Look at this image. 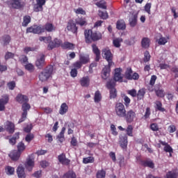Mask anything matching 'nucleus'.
<instances>
[{
	"label": "nucleus",
	"mask_w": 178,
	"mask_h": 178,
	"mask_svg": "<svg viewBox=\"0 0 178 178\" xmlns=\"http://www.w3.org/2000/svg\"><path fill=\"white\" fill-rule=\"evenodd\" d=\"M31 130H33V124L26 125V127L24 129L25 133H30Z\"/></svg>",
	"instance_id": "obj_63"
},
{
	"label": "nucleus",
	"mask_w": 178,
	"mask_h": 178,
	"mask_svg": "<svg viewBox=\"0 0 178 178\" xmlns=\"http://www.w3.org/2000/svg\"><path fill=\"white\" fill-rule=\"evenodd\" d=\"M11 6L14 9H23L26 3L22 0H12Z\"/></svg>",
	"instance_id": "obj_14"
},
{
	"label": "nucleus",
	"mask_w": 178,
	"mask_h": 178,
	"mask_svg": "<svg viewBox=\"0 0 178 178\" xmlns=\"http://www.w3.org/2000/svg\"><path fill=\"white\" fill-rule=\"evenodd\" d=\"M166 178H177V173L175 171H169L166 174Z\"/></svg>",
	"instance_id": "obj_52"
},
{
	"label": "nucleus",
	"mask_w": 178,
	"mask_h": 178,
	"mask_svg": "<svg viewBox=\"0 0 178 178\" xmlns=\"http://www.w3.org/2000/svg\"><path fill=\"white\" fill-rule=\"evenodd\" d=\"M85 42L86 44H92L95 41H99L102 39V33L98 31H92V29H86L84 31Z\"/></svg>",
	"instance_id": "obj_2"
},
{
	"label": "nucleus",
	"mask_w": 178,
	"mask_h": 178,
	"mask_svg": "<svg viewBox=\"0 0 178 178\" xmlns=\"http://www.w3.org/2000/svg\"><path fill=\"white\" fill-rule=\"evenodd\" d=\"M136 116L137 114H136V111L133 109H130L125 112V115H124L123 118L125 119L127 123H133Z\"/></svg>",
	"instance_id": "obj_7"
},
{
	"label": "nucleus",
	"mask_w": 178,
	"mask_h": 178,
	"mask_svg": "<svg viewBox=\"0 0 178 178\" xmlns=\"http://www.w3.org/2000/svg\"><path fill=\"white\" fill-rule=\"evenodd\" d=\"M156 109L160 112H165L166 109L162 107V102L161 101H156Z\"/></svg>",
	"instance_id": "obj_42"
},
{
	"label": "nucleus",
	"mask_w": 178,
	"mask_h": 178,
	"mask_svg": "<svg viewBox=\"0 0 178 178\" xmlns=\"http://www.w3.org/2000/svg\"><path fill=\"white\" fill-rule=\"evenodd\" d=\"M115 112L118 118H124L127 112L124 104L120 102L117 103L115 106Z\"/></svg>",
	"instance_id": "obj_5"
},
{
	"label": "nucleus",
	"mask_w": 178,
	"mask_h": 178,
	"mask_svg": "<svg viewBox=\"0 0 178 178\" xmlns=\"http://www.w3.org/2000/svg\"><path fill=\"white\" fill-rule=\"evenodd\" d=\"M65 178H76V172L73 170H69L67 173L64 175Z\"/></svg>",
	"instance_id": "obj_43"
},
{
	"label": "nucleus",
	"mask_w": 178,
	"mask_h": 178,
	"mask_svg": "<svg viewBox=\"0 0 178 178\" xmlns=\"http://www.w3.org/2000/svg\"><path fill=\"white\" fill-rule=\"evenodd\" d=\"M151 42V40L149 38H143L141 40V47L145 49L149 48V44Z\"/></svg>",
	"instance_id": "obj_29"
},
{
	"label": "nucleus",
	"mask_w": 178,
	"mask_h": 178,
	"mask_svg": "<svg viewBox=\"0 0 178 178\" xmlns=\"http://www.w3.org/2000/svg\"><path fill=\"white\" fill-rule=\"evenodd\" d=\"M6 173L8 175V176H13L15 175V168L8 165L5 168Z\"/></svg>",
	"instance_id": "obj_40"
},
{
	"label": "nucleus",
	"mask_w": 178,
	"mask_h": 178,
	"mask_svg": "<svg viewBox=\"0 0 178 178\" xmlns=\"http://www.w3.org/2000/svg\"><path fill=\"white\" fill-rule=\"evenodd\" d=\"M76 24H78L81 27H83V26H87V19H86L85 17H78L75 19Z\"/></svg>",
	"instance_id": "obj_28"
},
{
	"label": "nucleus",
	"mask_w": 178,
	"mask_h": 178,
	"mask_svg": "<svg viewBox=\"0 0 178 178\" xmlns=\"http://www.w3.org/2000/svg\"><path fill=\"white\" fill-rule=\"evenodd\" d=\"M59 47H62V40L60 39L55 38L54 41L49 43L47 49L49 51H52L54 48H59Z\"/></svg>",
	"instance_id": "obj_12"
},
{
	"label": "nucleus",
	"mask_w": 178,
	"mask_h": 178,
	"mask_svg": "<svg viewBox=\"0 0 178 178\" xmlns=\"http://www.w3.org/2000/svg\"><path fill=\"white\" fill-rule=\"evenodd\" d=\"M140 165L143 168H149L150 169L155 168V163L152 160H142L140 161Z\"/></svg>",
	"instance_id": "obj_19"
},
{
	"label": "nucleus",
	"mask_w": 178,
	"mask_h": 178,
	"mask_svg": "<svg viewBox=\"0 0 178 178\" xmlns=\"http://www.w3.org/2000/svg\"><path fill=\"white\" fill-rule=\"evenodd\" d=\"M61 48L67 51H73L76 48V45L70 42H64L61 44Z\"/></svg>",
	"instance_id": "obj_21"
},
{
	"label": "nucleus",
	"mask_w": 178,
	"mask_h": 178,
	"mask_svg": "<svg viewBox=\"0 0 178 178\" xmlns=\"http://www.w3.org/2000/svg\"><path fill=\"white\" fill-rule=\"evenodd\" d=\"M9 102V96L4 95L0 99V112L5 111V106Z\"/></svg>",
	"instance_id": "obj_20"
},
{
	"label": "nucleus",
	"mask_w": 178,
	"mask_h": 178,
	"mask_svg": "<svg viewBox=\"0 0 178 178\" xmlns=\"http://www.w3.org/2000/svg\"><path fill=\"white\" fill-rule=\"evenodd\" d=\"M102 56L108 61L109 66L113 65V54H112L109 49L105 48L102 49Z\"/></svg>",
	"instance_id": "obj_6"
},
{
	"label": "nucleus",
	"mask_w": 178,
	"mask_h": 178,
	"mask_svg": "<svg viewBox=\"0 0 178 178\" xmlns=\"http://www.w3.org/2000/svg\"><path fill=\"white\" fill-rule=\"evenodd\" d=\"M17 175L18 178H26L27 175H26V171L22 165H19L17 168Z\"/></svg>",
	"instance_id": "obj_23"
},
{
	"label": "nucleus",
	"mask_w": 178,
	"mask_h": 178,
	"mask_svg": "<svg viewBox=\"0 0 178 178\" xmlns=\"http://www.w3.org/2000/svg\"><path fill=\"white\" fill-rule=\"evenodd\" d=\"M24 67L26 70H28V72H34V65L31 63H28L25 65Z\"/></svg>",
	"instance_id": "obj_56"
},
{
	"label": "nucleus",
	"mask_w": 178,
	"mask_h": 178,
	"mask_svg": "<svg viewBox=\"0 0 178 178\" xmlns=\"http://www.w3.org/2000/svg\"><path fill=\"white\" fill-rule=\"evenodd\" d=\"M79 83L82 87H88V86H90V77L88 76L82 77Z\"/></svg>",
	"instance_id": "obj_30"
},
{
	"label": "nucleus",
	"mask_w": 178,
	"mask_h": 178,
	"mask_svg": "<svg viewBox=\"0 0 178 178\" xmlns=\"http://www.w3.org/2000/svg\"><path fill=\"white\" fill-rule=\"evenodd\" d=\"M133 126L128 125V127L125 129L127 135L125 134L120 136L119 144L122 149H127V145L129 144V141L127 140V136H129V137H133Z\"/></svg>",
	"instance_id": "obj_3"
},
{
	"label": "nucleus",
	"mask_w": 178,
	"mask_h": 178,
	"mask_svg": "<svg viewBox=\"0 0 178 178\" xmlns=\"http://www.w3.org/2000/svg\"><path fill=\"white\" fill-rule=\"evenodd\" d=\"M31 22V17L30 15H25L23 18L22 26L27 27L29 24Z\"/></svg>",
	"instance_id": "obj_39"
},
{
	"label": "nucleus",
	"mask_w": 178,
	"mask_h": 178,
	"mask_svg": "<svg viewBox=\"0 0 178 178\" xmlns=\"http://www.w3.org/2000/svg\"><path fill=\"white\" fill-rule=\"evenodd\" d=\"M94 157L88 156L83 159V163L87 165V163H94Z\"/></svg>",
	"instance_id": "obj_44"
},
{
	"label": "nucleus",
	"mask_w": 178,
	"mask_h": 178,
	"mask_svg": "<svg viewBox=\"0 0 178 178\" xmlns=\"http://www.w3.org/2000/svg\"><path fill=\"white\" fill-rule=\"evenodd\" d=\"M99 16L101 19H103V20H106L108 17V13L104 11H99Z\"/></svg>",
	"instance_id": "obj_54"
},
{
	"label": "nucleus",
	"mask_w": 178,
	"mask_h": 178,
	"mask_svg": "<svg viewBox=\"0 0 178 178\" xmlns=\"http://www.w3.org/2000/svg\"><path fill=\"white\" fill-rule=\"evenodd\" d=\"M25 168L26 170L31 172L33 170V168H34V160L30 158L27 159L26 162L25 163Z\"/></svg>",
	"instance_id": "obj_25"
},
{
	"label": "nucleus",
	"mask_w": 178,
	"mask_h": 178,
	"mask_svg": "<svg viewBox=\"0 0 178 178\" xmlns=\"http://www.w3.org/2000/svg\"><path fill=\"white\" fill-rule=\"evenodd\" d=\"M92 49L93 54H95L96 56L95 57L96 62H99V59H101V51H99V49L95 44H92Z\"/></svg>",
	"instance_id": "obj_18"
},
{
	"label": "nucleus",
	"mask_w": 178,
	"mask_h": 178,
	"mask_svg": "<svg viewBox=\"0 0 178 178\" xmlns=\"http://www.w3.org/2000/svg\"><path fill=\"white\" fill-rule=\"evenodd\" d=\"M1 40L3 42V45L6 46L9 45L10 43V41H12V38H10V35H4L1 38Z\"/></svg>",
	"instance_id": "obj_33"
},
{
	"label": "nucleus",
	"mask_w": 178,
	"mask_h": 178,
	"mask_svg": "<svg viewBox=\"0 0 178 178\" xmlns=\"http://www.w3.org/2000/svg\"><path fill=\"white\" fill-rule=\"evenodd\" d=\"M159 143H161V145H164V151L165 152H173V148L170 147V145H168V143L162 140H159Z\"/></svg>",
	"instance_id": "obj_32"
},
{
	"label": "nucleus",
	"mask_w": 178,
	"mask_h": 178,
	"mask_svg": "<svg viewBox=\"0 0 178 178\" xmlns=\"http://www.w3.org/2000/svg\"><path fill=\"white\" fill-rule=\"evenodd\" d=\"M69 111V106L66 103H63L60 107L59 113L60 115H65Z\"/></svg>",
	"instance_id": "obj_35"
},
{
	"label": "nucleus",
	"mask_w": 178,
	"mask_h": 178,
	"mask_svg": "<svg viewBox=\"0 0 178 178\" xmlns=\"http://www.w3.org/2000/svg\"><path fill=\"white\" fill-rule=\"evenodd\" d=\"M129 24L131 27H136L137 25V15H134L129 18Z\"/></svg>",
	"instance_id": "obj_41"
},
{
	"label": "nucleus",
	"mask_w": 178,
	"mask_h": 178,
	"mask_svg": "<svg viewBox=\"0 0 178 178\" xmlns=\"http://www.w3.org/2000/svg\"><path fill=\"white\" fill-rule=\"evenodd\" d=\"M129 95H131L133 98H136L137 97V90L136 89H131L127 91Z\"/></svg>",
	"instance_id": "obj_55"
},
{
	"label": "nucleus",
	"mask_w": 178,
	"mask_h": 178,
	"mask_svg": "<svg viewBox=\"0 0 178 178\" xmlns=\"http://www.w3.org/2000/svg\"><path fill=\"white\" fill-rule=\"evenodd\" d=\"M17 150L19 152L22 154L24 149H26V145L23 142H19L17 146Z\"/></svg>",
	"instance_id": "obj_46"
},
{
	"label": "nucleus",
	"mask_w": 178,
	"mask_h": 178,
	"mask_svg": "<svg viewBox=\"0 0 178 178\" xmlns=\"http://www.w3.org/2000/svg\"><path fill=\"white\" fill-rule=\"evenodd\" d=\"M145 95V88H141L138 91V92H136V97H137L138 101H141V99H143Z\"/></svg>",
	"instance_id": "obj_37"
},
{
	"label": "nucleus",
	"mask_w": 178,
	"mask_h": 178,
	"mask_svg": "<svg viewBox=\"0 0 178 178\" xmlns=\"http://www.w3.org/2000/svg\"><path fill=\"white\" fill-rule=\"evenodd\" d=\"M106 176V172L104 170H98L96 174L97 178H105Z\"/></svg>",
	"instance_id": "obj_45"
},
{
	"label": "nucleus",
	"mask_w": 178,
	"mask_h": 178,
	"mask_svg": "<svg viewBox=\"0 0 178 178\" xmlns=\"http://www.w3.org/2000/svg\"><path fill=\"white\" fill-rule=\"evenodd\" d=\"M125 79H127V80H138L140 75H138L137 72L133 74L131 67H128L125 72Z\"/></svg>",
	"instance_id": "obj_8"
},
{
	"label": "nucleus",
	"mask_w": 178,
	"mask_h": 178,
	"mask_svg": "<svg viewBox=\"0 0 178 178\" xmlns=\"http://www.w3.org/2000/svg\"><path fill=\"white\" fill-rule=\"evenodd\" d=\"M58 160L61 165H65V166H69V165H70V159L66 158V154L65 153L58 155Z\"/></svg>",
	"instance_id": "obj_16"
},
{
	"label": "nucleus",
	"mask_w": 178,
	"mask_h": 178,
	"mask_svg": "<svg viewBox=\"0 0 178 178\" xmlns=\"http://www.w3.org/2000/svg\"><path fill=\"white\" fill-rule=\"evenodd\" d=\"M113 44L115 48H120V39H115L113 41Z\"/></svg>",
	"instance_id": "obj_64"
},
{
	"label": "nucleus",
	"mask_w": 178,
	"mask_h": 178,
	"mask_svg": "<svg viewBox=\"0 0 178 178\" xmlns=\"http://www.w3.org/2000/svg\"><path fill=\"white\" fill-rule=\"evenodd\" d=\"M116 81H115V79H109L106 84V88H108V90H113L115 89L116 88Z\"/></svg>",
	"instance_id": "obj_27"
},
{
	"label": "nucleus",
	"mask_w": 178,
	"mask_h": 178,
	"mask_svg": "<svg viewBox=\"0 0 178 178\" xmlns=\"http://www.w3.org/2000/svg\"><path fill=\"white\" fill-rule=\"evenodd\" d=\"M26 33H33V34H41L44 33V26L33 25L26 29Z\"/></svg>",
	"instance_id": "obj_9"
},
{
	"label": "nucleus",
	"mask_w": 178,
	"mask_h": 178,
	"mask_svg": "<svg viewBox=\"0 0 178 178\" xmlns=\"http://www.w3.org/2000/svg\"><path fill=\"white\" fill-rule=\"evenodd\" d=\"M20 155H22L20 152H18V150H13L10 154L9 156L12 161H18L19 158H20Z\"/></svg>",
	"instance_id": "obj_26"
},
{
	"label": "nucleus",
	"mask_w": 178,
	"mask_h": 178,
	"mask_svg": "<svg viewBox=\"0 0 178 178\" xmlns=\"http://www.w3.org/2000/svg\"><path fill=\"white\" fill-rule=\"evenodd\" d=\"M123 99L124 101V104L125 106L127 108H129V106H130V103L131 102V99H130V98L127 97V95H124Z\"/></svg>",
	"instance_id": "obj_53"
},
{
	"label": "nucleus",
	"mask_w": 178,
	"mask_h": 178,
	"mask_svg": "<svg viewBox=\"0 0 178 178\" xmlns=\"http://www.w3.org/2000/svg\"><path fill=\"white\" fill-rule=\"evenodd\" d=\"M45 65V56L42 55L35 61V66L38 69H42Z\"/></svg>",
	"instance_id": "obj_22"
},
{
	"label": "nucleus",
	"mask_w": 178,
	"mask_h": 178,
	"mask_svg": "<svg viewBox=\"0 0 178 178\" xmlns=\"http://www.w3.org/2000/svg\"><path fill=\"white\" fill-rule=\"evenodd\" d=\"M111 66L112 65H109V64H108V65H106L103 68L102 71V78L103 79V80H108V79L111 76Z\"/></svg>",
	"instance_id": "obj_15"
},
{
	"label": "nucleus",
	"mask_w": 178,
	"mask_h": 178,
	"mask_svg": "<svg viewBox=\"0 0 178 178\" xmlns=\"http://www.w3.org/2000/svg\"><path fill=\"white\" fill-rule=\"evenodd\" d=\"M116 29L118 30H126V23L124 20H118L116 24Z\"/></svg>",
	"instance_id": "obj_36"
},
{
	"label": "nucleus",
	"mask_w": 178,
	"mask_h": 178,
	"mask_svg": "<svg viewBox=\"0 0 178 178\" xmlns=\"http://www.w3.org/2000/svg\"><path fill=\"white\" fill-rule=\"evenodd\" d=\"M149 60H151V54H149V51L146 50L144 53L143 61L147 63V62H149Z\"/></svg>",
	"instance_id": "obj_48"
},
{
	"label": "nucleus",
	"mask_w": 178,
	"mask_h": 178,
	"mask_svg": "<svg viewBox=\"0 0 178 178\" xmlns=\"http://www.w3.org/2000/svg\"><path fill=\"white\" fill-rule=\"evenodd\" d=\"M168 42V38L163 37L161 35L159 39L158 40V44L159 45H165Z\"/></svg>",
	"instance_id": "obj_49"
},
{
	"label": "nucleus",
	"mask_w": 178,
	"mask_h": 178,
	"mask_svg": "<svg viewBox=\"0 0 178 178\" xmlns=\"http://www.w3.org/2000/svg\"><path fill=\"white\" fill-rule=\"evenodd\" d=\"M155 93L159 98L165 97V91L162 89L155 90Z\"/></svg>",
	"instance_id": "obj_51"
},
{
	"label": "nucleus",
	"mask_w": 178,
	"mask_h": 178,
	"mask_svg": "<svg viewBox=\"0 0 178 178\" xmlns=\"http://www.w3.org/2000/svg\"><path fill=\"white\" fill-rule=\"evenodd\" d=\"M13 58H15V54L10 51H7L4 56L5 60H8V59H13Z\"/></svg>",
	"instance_id": "obj_50"
},
{
	"label": "nucleus",
	"mask_w": 178,
	"mask_h": 178,
	"mask_svg": "<svg viewBox=\"0 0 178 178\" xmlns=\"http://www.w3.org/2000/svg\"><path fill=\"white\" fill-rule=\"evenodd\" d=\"M15 99L19 104H22V111L23 112L22 113L21 118L18 121V123H23V122H24V120L27 119L28 111H30V109H31V106L30 105V104L27 103L29 102V97L22 94H18Z\"/></svg>",
	"instance_id": "obj_1"
},
{
	"label": "nucleus",
	"mask_w": 178,
	"mask_h": 178,
	"mask_svg": "<svg viewBox=\"0 0 178 178\" xmlns=\"http://www.w3.org/2000/svg\"><path fill=\"white\" fill-rule=\"evenodd\" d=\"M115 81L118 83H123V76L122 75V68H115L113 75V79Z\"/></svg>",
	"instance_id": "obj_13"
},
{
	"label": "nucleus",
	"mask_w": 178,
	"mask_h": 178,
	"mask_svg": "<svg viewBox=\"0 0 178 178\" xmlns=\"http://www.w3.org/2000/svg\"><path fill=\"white\" fill-rule=\"evenodd\" d=\"M20 138V133L17 132L14 134V136L9 139V143L11 145H15L16 144V140Z\"/></svg>",
	"instance_id": "obj_34"
},
{
	"label": "nucleus",
	"mask_w": 178,
	"mask_h": 178,
	"mask_svg": "<svg viewBox=\"0 0 178 178\" xmlns=\"http://www.w3.org/2000/svg\"><path fill=\"white\" fill-rule=\"evenodd\" d=\"M44 31H48V33H52V31H55L56 30V27L54 26V24L51 23H47L45 25L43 26Z\"/></svg>",
	"instance_id": "obj_31"
},
{
	"label": "nucleus",
	"mask_w": 178,
	"mask_h": 178,
	"mask_svg": "<svg viewBox=\"0 0 178 178\" xmlns=\"http://www.w3.org/2000/svg\"><path fill=\"white\" fill-rule=\"evenodd\" d=\"M15 124L10 121H7L4 124V131L9 133V134H13L15 133Z\"/></svg>",
	"instance_id": "obj_17"
},
{
	"label": "nucleus",
	"mask_w": 178,
	"mask_h": 178,
	"mask_svg": "<svg viewBox=\"0 0 178 178\" xmlns=\"http://www.w3.org/2000/svg\"><path fill=\"white\" fill-rule=\"evenodd\" d=\"M76 24L74 23V21L72 19H70L67 24V30L68 31H71L73 34L77 35L79 28L76 25Z\"/></svg>",
	"instance_id": "obj_11"
},
{
	"label": "nucleus",
	"mask_w": 178,
	"mask_h": 178,
	"mask_svg": "<svg viewBox=\"0 0 178 178\" xmlns=\"http://www.w3.org/2000/svg\"><path fill=\"white\" fill-rule=\"evenodd\" d=\"M32 140H34V134H28L25 137V140L26 143H31Z\"/></svg>",
	"instance_id": "obj_57"
},
{
	"label": "nucleus",
	"mask_w": 178,
	"mask_h": 178,
	"mask_svg": "<svg viewBox=\"0 0 178 178\" xmlns=\"http://www.w3.org/2000/svg\"><path fill=\"white\" fill-rule=\"evenodd\" d=\"M150 129H151V130H152V131H159V127L158 126V124H156V123L151 124Z\"/></svg>",
	"instance_id": "obj_60"
},
{
	"label": "nucleus",
	"mask_w": 178,
	"mask_h": 178,
	"mask_svg": "<svg viewBox=\"0 0 178 178\" xmlns=\"http://www.w3.org/2000/svg\"><path fill=\"white\" fill-rule=\"evenodd\" d=\"M74 11L76 15H86V10L83 8H78L77 9H74Z\"/></svg>",
	"instance_id": "obj_59"
},
{
	"label": "nucleus",
	"mask_w": 178,
	"mask_h": 178,
	"mask_svg": "<svg viewBox=\"0 0 178 178\" xmlns=\"http://www.w3.org/2000/svg\"><path fill=\"white\" fill-rule=\"evenodd\" d=\"M52 74H54V66L48 65L39 74V80L42 83L47 81Z\"/></svg>",
	"instance_id": "obj_4"
},
{
	"label": "nucleus",
	"mask_w": 178,
	"mask_h": 178,
	"mask_svg": "<svg viewBox=\"0 0 178 178\" xmlns=\"http://www.w3.org/2000/svg\"><path fill=\"white\" fill-rule=\"evenodd\" d=\"M46 0H36V3L33 5V12H42L44 10V5H45Z\"/></svg>",
	"instance_id": "obj_10"
},
{
	"label": "nucleus",
	"mask_w": 178,
	"mask_h": 178,
	"mask_svg": "<svg viewBox=\"0 0 178 178\" xmlns=\"http://www.w3.org/2000/svg\"><path fill=\"white\" fill-rule=\"evenodd\" d=\"M111 131L113 136H118V131H116V127L115 126V124H112L111 125Z\"/></svg>",
	"instance_id": "obj_62"
},
{
	"label": "nucleus",
	"mask_w": 178,
	"mask_h": 178,
	"mask_svg": "<svg viewBox=\"0 0 178 178\" xmlns=\"http://www.w3.org/2000/svg\"><path fill=\"white\" fill-rule=\"evenodd\" d=\"M79 60L81 63L83 65H87V63H90V55L88 54H79Z\"/></svg>",
	"instance_id": "obj_24"
},
{
	"label": "nucleus",
	"mask_w": 178,
	"mask_h": 178,
	"mask_svg": "<svg viewBox=\"0 0 178 178\" xmlns=\"http://www.w3.org/2000/svg\"><path fill=\"white\" fill-rule=\"evenodd\" d=\"M152 4L151 3H147L145 6V10L148 13V15H151V6Z\"/></svg>",
	"instance_id": "obj_61"
},
{
	"label": "nucleus",
	"mask_w": 178,
	"mask_h": 178,
	"mask_svg": "<svg viewBox=\"0 0 178 178\" xmlns=\"http://www.w3.org/2000/svg\"><path fill=\"white\" fill-rule=\"evenodd\" d=\"M102 99V95H101V92L99 90H97L95 92L94 102L98 104V102H101Z\"/></svg>",
	"instance_id": "obj_38"
},
{
	"label": "nucleus",
	"mask_w": 178,
	"mask_h": 178,
	"mask_svg": "<svg viewBox=\"0 0 178 178\" xmlns=\"http://www.w3.org/2000/svg\"><path fill=\"white\" fill-rule=\"evenodd\" d=\"M83 63L80 60L76 61L75 63H73L74 69H76V70L79 69H81L83 66Z\"/></svg>",
	"instance_id": "obj_58"
},
{
	"label": "nucleus",
	"mask_w": 178,
	"mask_h": 178,
	"mask_svg": "<svg viewBox=\"0 0 178 178\" xmlns=\"http://www.w3.org/2000/svg\"><path fill=\"white\" fill-rule=\"evenodd\" d=\"M118 97V90L115 89H110V99H115Z\"/></svg>",
	"instance_id": "obj_47"
}]
</instances>
